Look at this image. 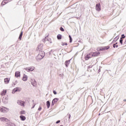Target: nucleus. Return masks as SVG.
<instances>
[{
	"label": "nucleus",
	"mask_w": 126,
	"mask_h": 126,
	"mask_svg": "<svg viewBox=\"0 0 126 126\" xmlns=\"http://www.w3.org/2000/svg\"><path fill=\"white\" fill-rule=\"evenodd\" d=\"M45 57V52L43 51H40L38 55L36 56V59L37 60H42Z\"/></svg>",
	"instance_id": "nucleus-1"
},
{
	"label": "nucleus",
	"mask_w": 126,
	"mask_h": 126,
	"mask_svg": "<svg viewBox=\"0 0 126 126\" xmlns=\"http://www.w3.org/2000/svg\"><path fill=\"white\" fill-rule=\"evenodd\" d=\"M110 49V46H103V47H99L96 48V51L100 52L101 51H106V50H109Z\"/></svg>",
	"instance_id": "nucleus-2"
},
{
	"label": "nucleus",
	"mask_w": 126,
	"mask_h": 126,
	"mask_svg": "<svg viewBox=\"0 0 126 126\" xmlns=\"http://www.w3.org/2000/svg\"><path fill=\"white\" fill-rule=\"evenodd\" d=\"M8 111H9V109L7 108L4 107L3 106L0 107V111L2 113H6L7 112H8Z\"/></svg>",
	"instance_id": "nucleus-3"
},
{
	"label": "nucleus",
	"mask_w": 126,
	"mask_h": 126,
	"mask_svg": "<svg viewBox=\"0 0 126 126\" xmlns=\"http://www.w3.org/2000/svg\"><path fill=\"white\" fill-rule=\"evenodd\" d=\"M92 57H93V55L92 54V52H91L85 56V60H86V61H88L89 59H91Z\"/></svg>",
	"instance_id": "nucleus-4"
},
{
	"label": "nucleus",
	"mask_w": 126,
	"mask_h": 126,
	"mask_svg": "<svg viewBox=\"0 0 126 126\" xmlns=\"http://www.w3.org/2000/svg\"><path fill=\"white\" fill-rule=\"evenodd\" d=\"M17 104H18V105H20V106H22V107H25V102L21 100H18L17 101Z\"/></svg>",
	"instance_id": "nucleus-5"
},
{
	"label": "nucleus",
	"mask_w": 126,
	"mask_h": 126,
	"mask_svg": "<svg viewBox=\"0 0 126 126\" xmlns=\"http://www.w3.org/2000/svg\"><path fill=\"white\" fill-rule=\"evenodd\" d=\"M20 91H21V89L20 88H15L13 90L12 93L14 94L16 92H19Z\"/></svg>",
	"instance_id": "nucleus-6"
},
{
	"label": "nucleus",
	"mask_w": 126,
	"mask_h": 126,
	"mask_svg": "<svg viewBox=\"0 0 126 126\" xmlns=\"http://www.w3.org/2000/svg\"><path fill=\"white\" fill-rule=\"evenodd\" d=\"M92 54L93 55V57H98V56H100V52L98 51L94 52H92Z\"/></svg>",
	"instance_id": "nucleus-7"
},
{
	"label": "nucleus",
	"mask_w": 126,
	"mask_h": 126,
	"mask_svg": "<svg viewBox=\"0 0 126 126\" xmlns=\"http://www.w3.org/2000/svg\"><path fill=\"white\" fill-rule=\"evenodd\" d=\"M95 9L97 10V11H100V10H101V5H100V3L96 4Z\"/></svg>",
	"instance_id": "nucleus-8"
},
{
	"label": "nucleus",
	"mask_w": 126,
	"mask_h": 126,
	"mask_svg": "<svg viewBox=\"0 0 126 126\" xmlns=\"http://www.w3.org/2000/svg\"><path fill=\"white\" fill-rule=\"evenodd\" d=\"M9 0H3L1 3V5H2V6L5 5V4H6V3H8Z\"/></svg>",
	"instance_id": "nucleus-9"
},
{
	"label": "nucleus",
	"mask_w": 126,
	"mask_h": 126,
	"mask_svg": "<svg viewBox=\"0 0 126 126\" xmlns=\"http://www.w3.org/2000/svg\"><path fill=\"white\" fill-rule=\"evenodd\" d=\"M6 92H7V91L6 90H3L1 93L0 95L1 96H4V95L6 94Z\"/></svg>",
	"instance_id": "nucleus-10"
},
{
	"label": "nucleus",
	"mask_w": 126,
	"mask_h": 126,
	"mask_svg": "<svg viewBox=\"0 0 126 126\" xmlns=\"http://www.w3.org/2000/svg\"><path fill=\"white\" fill-rule=\"evenodd\" d=\"M2 102L4 103V104H6V103H8V98L7 97H3L2 99Z\"/></svg>",
	"instance_id": "nucleus-11"
},
{
	"label": "nucleus",
	"mask_w": 126,
	"mask_h": 126,
	"mask_svg": "<svg viewBox=\"0 0 126 126\" xmlns=\"http://www.w3.org/2000/svg\"><path fill=\"white\" fill-rule=\"evenodd\" d=\"M15 77H20V71H17L15 73Z\"/></svg>",
	"instance_id": "nucleus-12"
},
{
	"label": "nucleus",
	"mask_w": 126,
	"mask_h": 126,
	"mask_svg": "<svg viewBox=\"0 0 126 126\" xmlns=\"http://www.w3.org/2000/svg\"><path fill=\"white\" fill-rule=\"evenodd\" d=\"M28 79V76H27V75L24 74L22 78V80H23V81H27Z\"/></svg>",
	"instance_id": "nucleus-13"
},
{
	"label": "nucleus",
	"mask_w": 126,
	"mask_h": 126,
	"mask_svg": "<svg viewBox=\"0 0 126 126\" xmlns=\"http://www.w3.org/2000/svg\"><path fill=\"white\" fill-rule=\"evenodd\" d=\"M58 98H54L52 102V106H54V105H55V103L58 102Z\"/></svg>",
	"instance_id": "nucleus-14"
},
{
	"label": "nucleus",
	"mask_w": 126,
	"mask_h": 126,
	"mask_svg": "<svg viewBox=\"0 0 126 126\" xmlns=\"http://www.w3.org/2000/svg\"><path fill=\"white\" fill-rule=\"evenodd\" d=\"M70 63V60L65 61V65L66 67H67V66H68V65H69Z\"/></svg>",
	"instance_id": "nucleus-15"
},
{
	"label": "nucleus",
	"mask_w": 126,
	"mask_h": 126,
	"mask_svg": "<svg viewBox=\"0 0 126 126\" xmlns=\"http://www.w3.org/2000/svg\"><path fill=\"white\" fill-rule=\"evenodd\" d=\"M0 121L2 122H8V120L7 119L4 117H2L0 118Z\"/></svg>",
	"instance_id": "nucleus-16"
},
{
	"label": "nucleus",
	"mask_w": 126,
	"mask_h": 126,
	"mask_svg": "<svg viewBox=\"0 0 126 126\" xmlns=\"http://www.w3.org/2000/svg\"><path fill=\"white\" fill-rule=\"evenodd\" d=\"M20 119L21 121H25V120H26V117L23 115H21L20 116Z\"/></svg>",
	"instance_id": "nucleus-17"
},
{
	"label": "nucleus",
	"mask_w": 126,
	"mask_h": 126,
	"mask_svg": "<svg viewBox=\"0 0 126 126\" xmlns=\"http://www.w3.org/2000/svg\"><path fill=\"white\" fill-rule=\"evenodd\" d=\"M9 80H10V78H5L4 79V82L6 84H7V83H9Z\"/></svg>",
	"instance_id": "nucleus-18"
},
{
	"label": "nucleus",
	"mask_w": 126,
	"mask_h": 126,
	"mask_svg": "<svg viewBox=\"0 0 126 126\" xmlns=\"http://www.w3.org/2000/svg\"><path fill=\"white\" fill-rule=\"evenodd\" d=\"M31 83L34 86L36 85V81H35L34 79H32L31 80Z\"/></svg>",
	"instance_id": "nucleus-19"
},
{
	"label": "nucleus",
	"mask_w": 126,
	"mask_h": 126,
	"mask_svg": "<svg viewBox=\"0 0 126 126\" xmlns=\"http://www.w3.org/2000/svg\"><path fill=\"white\" fill-rule=\"evenodd\" d=\"M46 106L48 109H49V108H50V106H51V103L49 101H47L46 102Z\"/></svg>",
	"instance_id": "nucleus-20"
},
{
	"label": "nucleus",
	"mask_w": 126,
	"mask_h": 126,
	"mask_svg": "<svg viewBox=\"0 0 126 126\" xmlns=\"http://www.w3.org/2000/svg\"><path fill=\"white\" fill-rule=\"evenodd\" d=\"M28 71H33L34 70V67H30L28 69Z\"/></svg>",
	"instance_id": "nucleus-21"
},
{
	"label": "nucleus",
	"mask_w": 126,
	"mask_h": 126,
	"mask_svg": "<svg viewBox=\"0 0 126 126\" xmlns=\"http://www.w3.org/2000/svg\"><path fill=\"white\" fill-rule=\"evenodd\" d=\"M23 35V32H21L20 34V36L19 37V39L20 40H21V39H22V35Z\"/></svg>",
	"instance_id": "nucleus-22"
},
{
	"label": "nucleus",
	"mask_w": 126,
	"mask_h": 126,
	"mask_svg": "<svg viewBox=\"0 0 126 126\" xmlns=\"http://www.w3.org/2000/svg\"><path fill=\"white\" fill-rule=\"evenodd\" d=\"M113 46V48H118V47H119V45H118V43L116 42L115 44H114Z\"/></svg>",
	"instance_id": "nucleus-23"
},
{
	"label": "nucleus",
	"mask_w": 126,
	"mask_h": 126,
	"mask_svg": "<svg viewBox=\"0 0 126 126\" xmlns=\"http://www.w3.org/2000/svg\"><path fill=\"white\" fill-rule=\"evenodd\" d=\"M26 112L24 110H23L21 112H20V115H25V114H26Z\"/></svg>",
	"instance_id": "nucleus-24"
},
{
	"label": "nucleus",
	"mask_w": 126,
	"mask_h": 126,
	"mask_svg": "<svg viewBox=\"0 0 126 126\" xmlns=\"http://www.w3.org/2000/svg\"><path fill=\"white\" fill-rule=\"evenodd\" d=\"M57 39H58V40H61V39H62V35H61V34H58V35H57Z\"/></svg>",
	"instance_id": "nucleus-25"
},
{
	"label": "nucleus",
	"mask_w": 126,
	"mask_h": 126,
	"mask_svg": "<svg viewBox=\"0 0 126 126\" xmlns=\"http://www.w3.org/2000/svg\"><path fill=\"white\" fill-rule=\"evenodd\" d=\"M69 39H70L69 43H72V38H71V36L70 35H69Z\"/></svg>",
	"instance_id": "nucleus-26"
},
{
	"label": "nucleus",
	"mask_w": 126,
	"mask_h": 126,
	"mask_svg": "<svg viewBox=\"0 0 126 126\" xmlns=\"http://www.w3.org/2000/svg\"><path fill=\"white\" fill-rule=\"evenodd\" d=\"M62 46H67V43H65V42H63L62 44Z\"/></svg>",
	"instance_id": "nucleus-27"
},
{
	"label": "nucleus",
	"mask_w": 126,
	"mask_h": 126,
	"mask_svg": "<svg viewBox=\"0 0 126 126\" xmlns=\"http://www.w3.org/2000/svg\"><path fill=\"white\" fill-rule=\"evenodd\" d=\"M60 30H61V31H62V32H64V29H63V27L60 28Z\"/></svg>",
	"instance_id": "nucleus-28"
},
{
	"label": "nucleus",
	"mask_w": 126,
	"mask_h": 126,
	"mask_svg": "<svg viewBox=\"0 0 126 126\" xmlns=\"http://www.w3.org/2000/svg\"><path fill=\"white\" fill-rule=\"evenodd\" d=\"M126 38V36H125V34H122V37L121 38V39H125Z\"/></svg>",
	"instance_id": "nucleus-29"
},
{
	"label": "nucleus",
	"mask_w": 126,
	"mask_h": 126,
	"mask_svg": "<svg viewBox=\"0 0 126 126\" xmlns=\"http://www.w3.org/2000/svg\"><path fill=\"white\" fill-rule=\"evenodd\" d=\"M123 38H121V39L120 40V43L121 44V45H123Z\"/></svg>",
	"instance_id": "nucleus-30"
},
{
	"label": "nucleus",
	"mask_w": 126,
	"mask_h": 126,
	"mask_svg": "<svg viewBox=\"0 0 126 126\" xmlns=\"http://www.w3.org/2000/svg\"><path fill=\"white\" fill-rule=\"evenodd\" d=\"M41 110H42V107L39 106L38 109V111H41Z\"/></svg>",
	"instance_id": "nucleus-31"
},
{
	"label": "nucleus",
	"mask_w": 126,
	"mask_h": 126,
	"mask_svg": "<svg viewBox=\"0 0 126 126\" xmlns=\"http://www.w3.org/2000/svg\"><path fill=\"white\" fill-rule=\"evenodd\" d=\"M53 93L55 95H57V92H56V91H54Z\"/></svg>",
	"instance_id": "nucleus-32"
},
{
	"label": "nucleus",
	"mask_w": 126,
	"mask_h": 126,
	"mask_svg": "<svg viewBox=\"0 0 126 126\" xmlns=\"http://www.w3.org/2000/svg\"><path fill=\"white\" fill-rule=\"evenodd\" d=\"M60 123H61V121L60 120L56 122V124H60Z\"/></svg>",
	"instance_id": "nucleus-33"
},
{
	"label": "nucleus",
	"mask_w": 126,
	"mask_h": 126,
	"mask_svg": "<svg viewBox=\"0 0 126 126\" xmlns=\"http://www.w3.org/2000/svg\"><path fill=\"white\" fill-rule=\"evenodd\" d=\"M35 107V104L33 105V106L32 107V109H33Z\"/></svg>",
	"instance_id": "nucleus-34"
},
{
	"label": "nucleus",
	"mask_w": 126,
	"mask_h": 126,
	"mask_svg": "<svg viewBox=\"0 0 126 126\" xmlns=\"http://www.w3.org/2000/svg\"><path fill=\"white\" fill-rule=\"evenodd\" d=\"M124 102H126V99H124Z\"/></svg>",
	"instance_id": "nucleus-35"
},
{
	"label": "nucleus",
	"mask_w": 126,
	"mask_h": 126,
	"mask_svg": "<svg viewBox=\"0 0 126 126\" xmlns=\"http://www.w3.org/2000/svg\"><path fill=\"white\" fill-rule=\"evenodd\" d=\"M69 119H70V115H69Z\"/></svg>",
	"instance_id": "nucleus-36"
},
{
	"label": "nucleus",
	"mask_w": 126,
	"mask_h": 126,
	"mask_svg": "<svg viewBox=\"0 0 126 126\" xmlns=\"http://www.w3.org/2000/svg\"><path fill=\"white\" fill-rule=\"evenodd\" d=\"M98 116H100V114L98 115Z\"/></svg>",
	"instance_id": "nucleus-37"
}]
</instances>
